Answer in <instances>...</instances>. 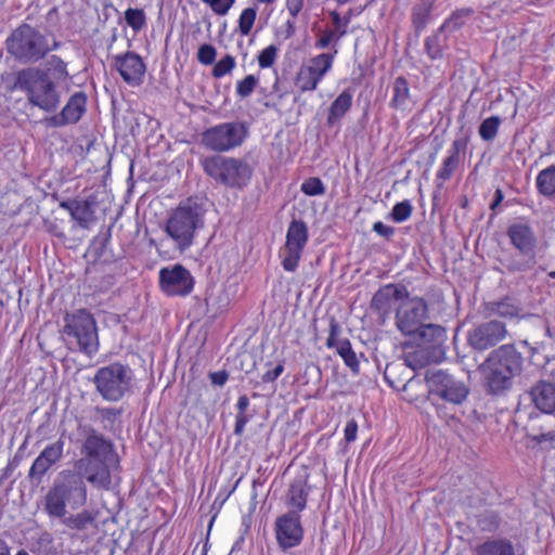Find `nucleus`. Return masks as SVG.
Segmentation results:
<instances>
[{
  "mask_svg": "<svg viewBox=\"0 0 555 555\" xmlns=\"http://www.w3.org/2000/svg\"><path fill=\"white\" fill-rule=\"evenodd\" d=\"M70 81L67 63L57 55H51L44 63V69L27 67L18 70L14 86L26 94L29 104L52 113L62 102V89L67 92Z\"/></svg>",
  "mask_w": 555,
  "mask_h": 555,
  "instance_id": "nucleus-1",
  "label": "nucleus"
},
{
  "mask_svg": "<svg viewBox=\"0 0 555 555\" xmlns=\"http://www.w3.org/2000/svg\"><path fill=\"white\" fill-rule=\"evenodd\" d=\"M80 454L74 472L92 487L108 490L112 485L111 467L117 464L113 444L92 429L81 446Z\"/></svg>",
  "mask_w": 555,
  "mask_h": 555,
  "instance_id": "nucleus-2",
  "label": "nucleus"
},
{
  "mask_svg": "<svg viewBox=\"0 0 555 555\" xmlns=\"http://www.w3.org/2000/svg\"><path fill=\"white\" fill-rule=\"evenodd\" d=\"M524 358L513 345H503L490 352L480 365V372L489 392L501 395L511 389L522 372Z\"/></svg>",
  "mask_w": 555,
  "mask_h": 555,
  "instance_id": "nucleus-3",
  "label": "nucleus"
},
{
  "mask_svg": "<svg viewBox=\"0 0 555 555\" xmlns=\"http://www.w3.org/2000/svg\"><path fill=\"white\" fill-rule=\"evenodd\" d=\"M87 501L88 490L81 476L72 469H64L46 494L44 512L51 518H64L67 508L79 509Z\"/></svg>",
  "mask_w": 555,
  "mask_h": 555,
  "instance_id": "nucleus-4",
  "label": "nucleus"
},
{
  "mask_svg": "<svg viewBox=\"0 0 555 555\" xmlns=\"http://www.w3.org/2000/svg\"><path fill=\"white\" fill-rule=\"evenodd\" d=\"M205 214L203 201L190 197L181 202L168 217L165 231L181 251L193 244L196 230L204 225Z\"/></svg>",
  "mask_w": 555,
  "mask_h": 555,
  "instance_id": "nucleus-5",
  "label": "nucleus"
},
{
  "mask_svg": "<svg viewBox=\"0 0 555 555\" xmlns=\"http://www.w3.org/2000/svg\"><path fill=\"white\" fill-rule=\"evenodd\" d=\"M8 51L22 63H37L51 48L44 34L29 24H22L8 38Z\"/></svg>",
  "mask_w": 555,
  "mask_h": 555,
  "instance_id": "nucleus-6",
  "label": "nucleus"
},
{
  "mask_svg": "<svg viewBox=\"0 0 555 555\" xmlns=\"http://www.w3.org/2000/svg\"><path fill=\"white\" fill-rule=\"evenodd\" d=\"M92 380L103 400L117 402L131 392L134 374L129 365L113 362L98 369Z\"/></svg>",
  "mask_w": 555,
  "mask_h": 555,
  "instance_id": "nucleus-7",
  "label": "nucleus"
},
{
  "mask_svg": "<svg viewBox=\"0 0 555 555\" xmlns=\"http://www.w3.org/2000/svg\"><path fill=\"white\" fill-rule=\"evenodd\" d=\"M201 165L207 176L228 188H244L253 173L247 162L234 157L207 156L201 159Z\"/></svg>",
  "mask_w": 555,
  "mask_h": 555,
  "instance_id": "nucleus-8",
  "label": "nucleus"
},
{
  "mask_svg": "<svg viewBox=\"0 0 555 555\" xmlns=\"http://www.w3.org/2000/svg\"><path fill=\"white\" fill-rule=\"evenodd\" d=\"M428 306L425 299L412 297L404 300L397 310L396 325L403 335L426 336L430 331L433 335L442 332V328L434 324H425L427 319Z\"/></svg>",
  "mask_w": 555,
  "mask_h": 555,
  "instance_id": "nucleus-9",
  "label": "nucleus"
},
{
  "mask_svg": "<svg viewBox=\"0 0 555 555\" xmlns=\"http://www.w3.org/2000/svg\"><path fill=\"white\" fill-rule=\"evenodd\" d=\"M64 323V334L76 339L81 352L92 357L99 351L96 321L88 310L66 313Z\"/></svg>",
  "mask_w": 555,
  "mask_h": 555,
  "instance_id": "nucleus-10",
  "label": "nucleus"
},
{
  "mask_svg": "<svg viewBox=\"0 0 555 555\" xmlns=\"http://www.w3.org/2000/svg\"><path fill=\"white\" fill-rule=\"evenodd\" d=\"M248 137V127L242 121H224L202 133V144L214 152H229L241 146Z\"/></svg>",
  "mask_w": 555,
  "mask_h": 555,
  "instance_id": "nucleus-11",
  "label": "nucleus"
},
{
  "mask_svg": "<svg viewBox=\"0 0 555 555\" xmlns=\"http://www.w3.org/2000/svg\"><path fill=\"white\" fill-rule=\"evenodd\" d=\"M429 393L454 405L462 404L469 395L468 386L442 370L426 374Z\"/></svg>",
  "mask_w": 555,
  "mask_h": 555,
  "instance_id": "nucleus-12",
  "label": "nucleus"
},
{
  "mask_svg": "<svg viewBox=\"0 0 555 555\" xmlns=\"http://www.w3.org/2000/svg\"><path fill=\"white\" fill-rule=\"evenodd\" d=\"M337 49L333 53H321L308 60L298 69L294 83L300 92L314 91L332 69Z\"/></svg>",
  "mask_w": 555,
  "mask_h": 555,
  "instance_id": "nucleus-13",
  "label": "nucleus"
},
{
  "mask_svg": "<svg viewBox=\"0 0 555 555\" xmlns=\"http://www.w3.org/2000/svg\"><path fill=\"white\" fill-rule=\"evenodd\" d=\"M308 227L302 220L294 219L286 232V240L282 251V266L287 272H295L308 243Z\"/></svg>",
  "mask_w": 555,
  "mask_h": 555,
  "instance_id": "nucleus-14",
  "label": "nucleus"
},
{
  "mask_svg": "<svg viewBox=\"0 0 555 555\" xmlns=\"http://www.w3.org/2000/svg\"><path fill=\"white\" fill-rule=\"evenodd\" d=\"M159 286L168 296H186L193 291L194 279L182 264H175L160 269Z\"/></svg>",
  "mask_w": 555,
  "mask_h": 555,
  "instance_id": "nucleus-15",
  "label": "nucleus"
},
{
  "mask_svg": "<svg viewBox=\"0 0 555 555\" xmlns=\"http://www.w3.org/2000/svg\"><path fill=\"white\" fill-rule=\"evenodd\" d=\"M275 538L282 550L299 545L304 539L301 516L296 511H288L279 516L274 526Z\"/></svg>",
  "mask_w": 555,
  "mask_h": 555,
  "instance_id": "nucleus-16",
  "label": "nucleus"
},
{
  "mask_svg": "<svg viewBox=\"0 0 555 555\" xmlns=\"http://www.w3.org/2000/svg\"><path fill=\"white\" fill-rule=\"evenodd\" d=\"M64 446L65 441L62 437L46 446L34 460L28 470V478L37 481L38 483L41 482L43 476L49 472V469L62 460L64 455Z\"/></svg>",
  "mask_w": 555,
  "mask_h": 555,
  "instance_id": "nucleus-17",
  "label": "nucleus"
},
{
  "mask_svg": "<svg viewBox=\"0 0 555 555\" xmlns=\"http://www.w3.org/2000/svg\"><path fill=\"white\" fill-rule=\"evenodd\" d=\"M506 334V327L502 322L489 321L470 331L468 341L474 349L486 350L503 340Z\"/></svg>",
  "mask_w": 555,
  "mask_h": 555,
  "instance_id": "nucleus-18",
  "label": "nucleus"
},
{
  "mask_svg": "<svg viewBox=\"0 0 555 555\" xmlns=\"http://www.w3.org/2000/svg\"><path fill=\"white\" fill-rule=\"evenodd\" d=\"M511 244L525 257L531 261L535 257L538 238L532 228L527 223H513L506 232Z\"/></svg>",
  "mask_w": 555,
  "mask_h": 555,
  "instance_id": "nucleus-19",
  "label": "nucleus"
},
{
  "mask_svg": "<svg viewBox=\"0 0 555 555\" xmlns=\"http://www.w3.org/2000/svg\"><path fill=\"white\" fill-rule=\"evenodd\" d=\"M310 491L309 474L302 472L296 475L291 480L284 496V503L288 511H296L297 514L305 511Z\"/></svg>",
  "mask_w": 555,
  "mask_h": 555,
  "instance_id": "nucleus-20",
  "label": "nucleus"
},
{
  "mask_svg": "<svg viewBox=\"0 0 555 555\" xmlns=\"http://www.w3.org/2000/svg\"><path fill=\"white\" fill-rule=\"evenodd\" d=\"M115 67L128 85L135 87L142 83L146 68L143 60L137 53L127 52L116 55Z\"/></svg>",
  "mask_w": 555,
  "mask_h": 555,
  "instance_id": "nucleus-21",
  "label": "nucleus"
},
{
  "mask_svg": "<svg viewBox=\"0 0 555 555\" xmlns=\"http://www.w3.org/2000/svg\"><path fill=\"white\" fill-rule=\"evenodd\" d=\"M87 95L85 92H75L67 101L62 111L49 118V124L53 127H63L77 124L86 112Z\"/></svg>",
  "mask_w": 555,
  "mask_h": 555,
  "instance_id": "nucleus-22",
  "label": "nucleus"
},
{
  "mask_svg": "<svg viewBox=\"0 0 555 555\" xmlns=\"http://www.w3.org/2000/svg\"><path fill=\"white\" fill-rule=\"evenodd\" d=\"M466 145L467 142L464 139H456L452 142L448 150V156L442 160L436 173V181H439L438 186H441L446 181L451 179L460 165L461 154L465 152Z\"/></svg>",
  "mask_w": 555,
  "mask_h": 555,
  "instance_id": "nucleus-23",
  "label": "nucleus"
},
{
  "mask_svg": "<svg viewBox=\"0 0 555 555\" xmlns=\"http://www.w3.org/2000/svg\"><path fill=\"white\" fill-rule=\"evenodd\" d=\"M530 396L535 408L545 414L555 412V385L540 382L531 388Z\"/></svg>",
  "mask_w": 555,
  "mask_h": 555,
  "instance_id": "nucleus-24",
  "label": "nucleus"
},
{
  "mask_svg": "<svg viewBox=\"0 0 555 555\" xmlns=\"http://www.w3.org/2000/svg\"><path fill=\"white\" fill-rule=\"evenodd\" d=\"M390 107L399 111L411 112L413 101L410 94L409 82L404 77H397L392 87V98L389 102Z\"/></svg>",
  "mask_w": 555,
  "mask_h": 555,
  "instance_id": "nucleus-25",
  "label": "nucleus"
},
{
  "mask_svg": "<svg viewBox=\"0 0 555 555\" xmlns=\"http://www.w3.org/2000/svg\"><path fill=\"white\" fill-rule=\"evenodd\" d=\"M352 105V92L344 90L331 104L326 122L328 126H334L338 122L350 109Z\"/></svg>",
  "mask_w": 555,
  "mask_h": 555,
  "instance_id": "nucleus-26",
  "label": "nucleus"
},
{
  "mask_svg": "<svg viewBox=\"0 0 555 555\" xmlns=\"http://www.w3.org/2000/svg\"><path fill=\"white\" fill-rule=\"evenodd\" d=\"M476 555H515V548L509 540L495 538L477 545Z\"/></svg>",
  "mask_w": 555,
  "mask_h": 555,
  "instance_id": "nucleus-27",
  "label": "nucleus"
},
{
  "mask_svg": "<svg viewBox=\"0 0 555 555\" xmlns=\"http://www.w3.org/2000/svg\"><path fill=\"white\" fill-rule=\"evenodd\" d=\"M403 291L393 284H388L380 288L372 298V307L377 310H384L390 306L392 299H400Z\"/></svg>",
  "mask_w": 555,
  "mask_h": 555,
  "instance_id": "nucleus-28",
  "label": "nucleus"
},
{
  "mask_svg": "<svg viewBox=\"0 0 555 555\" xmlns=\"http://www.w3.org/2000/svg\"><path fill=\"white\" fill-rule=\"evenodd\" d=\"M61 519L63 525L75 531H83L88 527L92 526L95 521L94 515L88 509H82L77 514L66 515Z\"/></svg>",
  "mask_w": 555,
  "mask_h": 555,
  "instance_id": "nucleus-29",
  "label": "nucleus"
},
{
  "mask_svg": "<svg viewBox=\"0 0 555 555\" xmlns=\"http://www.w3.org/2000/svg\"><path fill=\"white\" fill-rule=\"evenodd\" d=\"M82 229H89L90 223L94 220V210L92 203L88 199L77 201L70 216Z\"/></svg>",
  "mask_w": 555,
  "mask_h": 555,
  "instance_id": "nucleus-30",
  "label": "nucleus"
},
{
  "mask_svg": "<svg viewBox=\"0 0 555 555\" xmlns=\"http://www.w3.org/2000/svg\"><path fill=\"white\" fill-rule=\"evenodd\" d=\"M539 193L544 196L555 195V165L541 170L535 180Z\"/></svg>",
  "mask_w": 555,
  "mask_h": 555,
  "instance_id": "nucleus-31",
  "label": "nucleus"
},
{
  "mask_svg": "<svg viewBox=\"0 0 555 555\" xmlns=\"http://www.w3.org/2000/svg\"><path fill=\"white\" fill-rule=\"evenodd\" d=\"M433 8L431 0H420L413 8L412 18L415 29L423 30L430 20V12Z\"/></svg>",
  "mask_w": 555,
  "mask_h": 555,
  "instance_id": "nucleus-32",
  "label": "nucleus"
},
{
  "mask_svg": "<svg viewBox=\"0 0 555 555\" xmlns=\"http://www.w3.org/2000/svg\"><path fill=\"white\" fill-rule=\"evenodd\" d=\"M472 9H461L453 12L444 23L439 27V31H455L461 28L465 22L472 16Z\"/></svg>",
  "mask_w": 555,
  "mask_h": 555,
  "instance_id": "nucleus-33",
  "label": "nucleus"
},
{
  "mask_svg": "<svg viewBox=\"0 0 555 555\" xmlns=\"http://www.w3.org/2000/svg\"><path fill=\"white\" fill-rule=\"evenodd\" d=\"M489 311L492 314L499 315L505 319H514L519 314V308L515 305L512 299H504L498 302H491L489 305Z\"/></svg>",
  "mask_w": 555,
  "mask_h": 555,
  "instance_id": "nucleus-34",
  "label": "nucleus"
},
{
  "mask_svg": "<svg viewBox=\"0 0 555 555\" xmlns=\"http://www.w3.org/2000/svg\"><path fill=\"white\" fill-rule=\"evenodd\" d=\"M125 21L133 31L138 33L146 26V14L142 9L129 8L125 11Z\"/></svg>",
  "mask_w": 555,
  "mask_h": 555,
  "instance_id": "nucleus-35",
  "label": "nucleus"
},
{
  "mask_svg": "<svg viewBox=\"0 0 555 555\" xmlns=\"http://www.w3.org/2000/svg\"><path fill=\"white\" fill-rule=\"evenodd\" d=\"M501 118L499 116H491L486 118L479 126V135L483 141H492L500 128Z\"/></svg>",
  "mask_w": 555,
  "mask_h": 555,
  "instance_id": "nucleus-36",
  "label": "nucleus"
},
{
  "mask_svg": "<svg viewBox=\"0 0 555 555\" xmlns=\"http://www.w3.org/2000/svg\"><path fill=\"white\" fill-rule=\"evenodd\" d=\"M236 66V60L234 56L227 54L220 59L212 68V77L220 79L225 75L230 74Z\"/></svg>",
  "mask_w": 555,
  "mask_h": 555,
  "instance_id": "nucleus-37",
  "label": "nucleus"
},
{
  "mask_svg": "<svg viewBox=\"0 0 555 555\" xmlns=\"http://www.w3.org/2000/svg\"><path fill=\"white\" fill-rule=\"evenodd\" d=\"M257 11L255 8H246L242 11L238 18V29L242 36H248L255 24Z\"/></svg>",
  "mask_w": 555,
  "mask_h": 555,
  "instance_id": "nucleus-38",
  "label": "nucleus"
},
{
  "mask_svg": "<svg viewBox=\"0 0 555 555\" xmlns=\"http://www.w3.org/2000/svg\"><path fill=\"white\" fill-rule=\"evenodd\" d=\"M259 83V78L254 75H247L236 82V94L241 99L248 98L256 89Z\"/></svg>",
  "mask_w": 555,
  "mask_h": 555,
  "instance_id": "nucleus-39",
  "label": "nucleus"
},
{
  "mask_svg": "<svg viewBox=\"0 0 555 555\" xmlns=\"http://www.w3.org/2000/svg\"><path fill=\"white\" fill-rule=\"evenodd\" d=\"M413 211L412 204L409 199L397 203L390 212V217L395 222L401 223L406 221Z\"/></svg>",
  "mask_w": 555,
  "mask_h": 555,
  "instance_id": "nucleus-40",
  "label": "nucleus"
},
{
  "mask_svg": "<svg viewBox=\"0 0 555 555\" xmlns=\"http://www.w3.org/2000/svg\"><path fill=\"white\" fill-rule=\"evenodd\" d=\"M440 33L426 38L425 49L430 59L436 60L442 56L443 42L440 38Z\"/></svg>",
  "mask_w": 555,
  "mask_h": 555,
  "instance_id": "nucleus-41",
  "label": "nucleus"
},
{
  "mask_svg": "<svg viewBox=\"0 0 555 555\" xmlns=\"http://www.w3.org/2000/svg\"><path fill=\"white\" fill-rule=\"evenodd\" d=\"M300 190L304 194L308 196H318L323 195L325 193V186L320 178H308L306 179L300 186Z\"/></svg>",
  "mask_w": 555,
  "mask_h": 555,
  "instance_id": "nucleus-42",
  "label": "nucleus"
},
{
  "mask_svg": "<svg viewBox=\"0 0 555 555\" xmlns=\"http://www.w3.org/2000/svg\"><path fill=\"white\" fill-rule=\"evenodd\" d=\"M340 331L341 327L338 321L334 317H332L328 323V337L325 343L328 349H336L339 346V343L343 340L338 338Z\"/></svg>",
  "mask_w": 555,
  "mask_h": 555,
  "instance_id": "nucleus-43",
  "label": "nucleus"
},
{
  "mask_svg": "<svg viewBox=\"0 0 555 555\" xmlns=\"http://www.w3.org/2000/svg\"><path fill=\"white\" fill-rule=\"evenodd\" d=\"M278 56V48L273 44L263 49L258 55V65L260 68L271 67Z\"/></svg>",
  "mask_w": 555,
  "mask_h": 555,
  "instance_id": "nucleus-44",
  "label": "nucleus"
},
{
  "mask_svg": "<svg viewBox=\"0 0 555 555\" xmlns=\"http://www.w3.org/2000/svg\"><path fill=\"white\" fill-rule=\"evenodd\" d=\"M217 56V50L214 46L204 43L198 48L197 60L203 65H211Z\"/></svg>",
  "mask_w": 555,
  "mask_h": 555,
  "instance_id": "nucleus-45",
  "label": "nucleus"
},
{
  "mask_svg": "<svg viewBox=\"0 0 555 555\" xmlns=\"http://www.w3.org/2000/svg\"><path fill=\"white\" fill-rule=\"evenodd\" d=\"M96 413L99 414L102 422L108 423L109 425L113 426L121 416L122 409L113 406L96 408Z\"/></svg>",
  "mask_w": 555,
  "mask_h": 555,
  "instance_id": "nucleus-46",
  "label": "nucleus"
},
{
  "mask_svg": "<svg viewBox=\"0 0 555 555\" xmlns=\"http://www.w3.org/2000/svg\"><path fill=\"white\" fill-rule=\"evenodd\" d=\"M339 40L340 38L331 28H326L320 33L319 38L315 41V48L325 49L331 43H337Z\"/></svg>",
  "mask_w": 555,
  "mask_h": 555,
  "instance_id": "nucleus-47",
  "label": "nucleus"
},
{
  "mask_svg": "<svg viewBox=\"0 0 555 555\" xmlns=\"http://www.w3.org/2000/svg\"><path fill=\"white\" fill-rule=\"evenodd\" d=\"M208 4L217 15H225L234 4L235 0H202Z\"/></svg>",
  "mask_w": 555,
  "mask_h": 555,
  "instance_id": "nucleus-48",
  "label": "nucleus"
},
{
  "mask_svg": "<svg viewBox=\"0 0 555 555\" xmlns=\"http://www.w3.org/2000/svg\"><path fill=\"white\" fill-rule=\"evenodd\" d=\"M480 526L482 530L493 531L499 527V517L495 513L489 512L481 516Z\"/></svg>",
  "mask_w": 555,
  "mask_h": 555,
  "instance_id": "nucleus-49",
  "label": "nucleus"
},
{
  "mask_svg": "<svg viewBox=\"0 0 555 555\" xmlns=\"http://www.w3.org/2000/svg\"><path fill=\"white\" fill-rule=\"evenodd\" d=\"M422 353H423V351L409 352L405 356L406 364L414 370L418 369V367H423L425 365L426 361H424L423 358L421 357Z\"/></svg>",
  "mask_w": 555,
  "mask_h": 555,
  "instance_id": "nucleus-50",
  "label": "nucleus"
},
{
  "mask_svg": "<svg viewBox=\"0 0 555 555\" xmlns=\"http://www.w3.org/2000/svg\"><path fill=\"white\" fill-rule=\"evenodd\" d=\"M358 434V423L354 420H350L347 422L344 436L346 442L350 443L353 442L357 439Z\"/></svg>",
  "mask_w": 555,
  "mask_h": 555,
  "instance_id": "nucleus-51",
  "label": "nucleus"
},
{
  "mask_svg": "<svg viewBox=\"0 0 555 555\" xmlns=\"http://www.w3.org/2000/svg\"><path fill=\"white\" fill-rule=\"evenodd\" d=\"M373 231L387 240L395 234V228L386 225L382 221H377L373 224Z\"/></svg>",
  "mask_w": 555,
  "mask_h": 555,
  "instance_id": "nucleus-52",
  "label": "nucleus"
},
{
  "mask_svg": "<svg viewBox=\"0 0 555 555\" xmlns=\"http://www.w3.org/2000/svg\"><path fill=\"white\" fill-rule=\"evenodd\" d=\"M249 418L246 415V413L238 412L235 417V426H234V434L236 436H242L245 429L246 424L248 423Z\"/></svg>",
  "mask_w": 555,
  "mask_h": 555,
  "instance_id": "nucleus-53",
  "label": "nucleus"
},
{
  "mask_svg": "<svg viewBox=\"0 0 555 555\" xmlns=\"http://www.w3.org/2000/svg\"><path fill=\"white\" fill-rule=\"evenodd\" d=\"M284 371V366L282 363L278 364L273 370H270L266 372L262 375V382L263 383H271L274 382Z\"/></svg>",
  "mask_w": 555,
  "mask_h": 555,
  "instance_id": "nucleus-54",
  "label": "nucleus"
},
{
  "mask_svg": "<svg viewBox=\"0 0 555 555\" xmlns=\"http://www.w3.org/2000/svg\"><path fill=\"white\" fill-rule=\"evenodd\" d=\"M345 364L352 371V373H359L360 364L354 351L343 358Z\"/></svg>",
  "mask_w": 555,
  "mask_h": 555,
  "instance_id": "nucleus-55",
  "label": "nucleus"
},
{
  "mask_svg": "<svg viewBox=\"0 0 555 555\" xmlns=\"http://www.w3.org/2000/svg\"><path fill=\"white\" fill-rule=\"evenodd\" d=\"M228 373L225 371H218L210 373L209 378L212 385L223 386L228 380Z\"/></svg>",
  "mask_w": 555,
  "mask_h": 555,
  "instance_id": "nucleus-56",
  "label": "nucleus"
},
{
  "mask_svg": "<svg viewBox=\"0 0 555 555\" xmlns=\"http://www.w3.org/2000/svg\"><path fill=\"white\" fill-rule=\"evenodd\" d=\"M288 13L296 17L304 7V0H286Z\"/></svg>",
  "mask_w": 555,
  "mask_h": 555,
  "instance_id": "nucleus-57",
  "label": "nucleus"
},
{
  "mask_svg": "<svg viewBox=\"0 0 555 555\" xmlns=\"http://www.w3.org/2000/svg\"><path fill=\"white\" fill-rule=\"evenodd\" d=\"M337 353L341 357V359L353 351L350 341L345 338L339 343V346L336 348Z\"/></svg>",
  "mask_w": 555,
  "mask_h": 555,
  "instance_id": "nucleus-58",
  "label": "nucleus"
},
{
  "mask_svg": "<svg viewBox=\"0 0 555 555\" xmlns=\"http://www.w3.org/2000/svg\"><path fill=\"white\" fill-rule=\"evenodd\" d=\"M531 439L537 443L552 442L555 440V433L548 431L539 435H534Z\"/></svg>",
  "mask_w": 555,
  "mask_h": 555,
  "instance_id": "nucleus-59",
  "label": "nucleus"
},
{
  "mask_svg": "<svg viewBox=\"0 0 555 555\" xmlns=\"http://www.w3.org/2000/svg\"><path fill=\"white\" fill-rule=\"evenodd\" d=\"M248 406H249V399L247 398V396L243 395V396L238 397L237 403H236V408H237L238 412L246 413V410Z\"/></svg>",
  "mask_w": 555,
  "mask_h": 555,
  "instance_id": "nucleus-60",
  "label": "nucleus"
},
{
  "mask_svg": "<svg viewBox=\"0 0 555 555\" xmlns=\"http://www.w3.org/2000/svg\"><path fill=\"white\" fill-rule=\"evenodd\" d=\"M350 22V18H345V22L344 24L339 26H336L334 28H332V30L341 39L346 34H347V27H348V24Z\"/></svg>",
  "mask_w": 555,
  "mask_h": 555,
  "instance_id": "nucleus-61",
  "label": "nucleus"
},
{
  "mask_svg": "<svg viewBox=\"0 0 555 555\" xmlns=\"http://www.w3.org/2000/svg\"><path fill=\"white\" fill-rule=\"evenodd\" d=\"M77 201L78 199H65V201H62L60 203V208L67 210L69 212V215L72 216V211L74 210Z\"/></svg>",
  "mask_w": 555,
  "mask_h": 555,
  "instance_id": "nucleus-62",
  "label": "nucleus"
},
{
  "mask_svg": "<svg viewBox=\"0 0 555 555\" xmlns=\"http://www.w3.org/2000/svg\"><path fill=\"white\" fill-rule=\"evenodd\" d=\"M503 198H504V195H503L502 190L498 189V190L495 191V193H494V199H493V202L491 203L490 208H491L492 210H494V209H495V208L501 204V202L503 201Z\"/></svg>",
  "mask_w": 555,
  "mask_h": 555,
  "instance_id": "nucleus-63",
  "label": "nucleus"
},
{
  "mask_svg": "<svg viewBox=\"0 0 555 555\" xmlns=\"http://www.w3.org/2000/svg\"><path fill=\"white\" fill-rule=\"evenodd\" d=\"M330 15H331V18H332L334 27H336V26L340 27V25L344 24L345 20H343L340 17L338 12L333 11V12L330 13Z\"/></svg>",
  "mask_w": 555,
  "mask_h": 555,
  "instance_id": "nucleus-64",
  "label": "nucleus"
}]
</instances>
